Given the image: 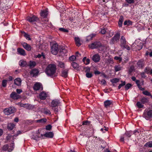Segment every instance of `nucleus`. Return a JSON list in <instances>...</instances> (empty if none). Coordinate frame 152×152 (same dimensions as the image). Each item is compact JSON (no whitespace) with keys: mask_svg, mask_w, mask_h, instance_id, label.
Listing matches in <instances>:
<instances>
[{"mask_svg":"<svg viewBox=\"0 0 152 152\" xmlns=\"http://www.w3.org/2000/svg\"><path fill=\"white\" fill-rule=\"evenodd\" d=\"M56 69V65L50 64L47 66L45 69V72L48 76L53 78L56 77L57 75Z\"/></svg>","mask_w":152,"mask_h":152,"instance_id":"1","label":"nucleus"},{"mask_svg":"<svg viewBox=\"0 0 152 152\" xmlns=\"http://www.w3.org/2000/svg\"><path fill=\"white\" fill-rule=\"evenodd\" d=\"M120 46L123 48H125L127 50H129L130 49V48L128 45H126V40L124 36L121 37L120 39Z\"/></svg>","mask_w":152,"mask_h":152,"instance_id":"2","label":"nucleus"},{"mask_svg":"<svg viewBox=\"0 0 152 152\" xmlns=\"http://www.w3.org/2000/svg\"><path fill=\"white\" fill-rule=\"evenodd\" d=\"M143 117L147 120H148L152 118V110H145L143 114Z\"/></svg>","mask_w":152,"mask_h":152,"instance_id":"3","label":"nucleus"},{"mask_svg":"<svg viewBox=\"0 0 152 152\" xmlns=\"http://www.w3.org/2000/svg\"><path fill=\"white\" fill-rule=\"evenodd\" d=\"M16 111V109L14 107H12L5 108L4 109L3 112L5 115H9L14 113Z\"/></svg>","mask_w":152,"mask_h":152,"instance_id":"4","label":"nucleus"},{"mask_svg":"<svg viewBox=\"0 0 152 152\" xmlns=\"http://www.w3.org/2000/svg\"><path fill=\"white\" fill-rule=\"evenodd\" d=\"M51 52L52 53L55 55L57 54L59 52V48H58V45L56 44H54L51 49Z\"/></svg>","mask_w":152,"mask_h":152,"instance_id":"5","label":"nucleus"},{"mask_svg":"<svg viewBox=\"0 0 152 152\" xmlns=\"http://www.w3.org/2000/svg\"><path fill=\"white\" fill-rule=\"evenodd\" d=\"M14 143H12L10 145H6L3 146V149L4 151H7L9 152H11L12 151L14 148Z\"/></svg>","mask_w":152,"mask_h":152,"instance_id":"6","label":"nucleus"},{"mask_svg":"<svg viewBox=\"0 0 152 152\" xmlns=\"http://www.w3.org/2000/svg\"><path fill=\"white\" fill-rule=\"evenodd\" d=\"M33 89L34 91H42L43 90L42 84L39 83H36L33 86Z\"/></svg>","mask_w":152,"mask_h":152,"instance_id":"7","label":"nucleus"},{"mask_svg":"<svg viewBox=\"0 0 152 152\" xmlns=\"http://www.w3.org/2000/svg\"><path fill=\"white\" fill-rule=\"evenodd\" d=\"M101 45V43L99 41H96L89 45L90 48L92 49L97 48Z\"/></svg>","mask_w":152,"mask_h":152,"instance_id":"8","label":"nucleus"},{"mask_svg":"<svg viewBox=\"0 0 152 152\" xmlns=\"http://www.w3.org/2000/svg\"><path fill=\"white\" fill-rule=\"evenodd\" d=\"M120 35L118 34H115L110 40V43L113 45L117 42L119 39Z\"/></svg>","mask_w":152,"mask_h":152,"instance_id":"9","label":"nucleus"},{"mask_svg":"<svg viewBox=\"0 0 152 152\" xmlns=\"http://www.w3.org/2000/svg\"><path fill=\"white\" fill-rule=\"evenodd\" d=\"M27 20L31 23H33L35 21H37L39 19L36 16L33 15L31 17H28L27 18Z\"/></svg>","mask_w":152,"mask_h":152,"instance_id":"10","label":"nucleus"},{"mask_svg":"<svg viewBox=\"0 0 152 152\" xmlns=\"http://www.w3.org/2000/svg\"><path fill=\"white\" fill-rule=\"evenodd\" d=\"M60 102L58 99H54L53 100L51 103V106L54 107H56L59 105Z\"/></svg>","mask_w":152,"mask_h":152,"instance_id":"11","label":"nucleus"},{"mask_svg":"<svg viewBox=\"0 0 152 152\" xmlns=\"http://www.w3.org/2000/svg\"><path fill=\"white\" fill-rule=\"evenodd\" d=\"M10 97L13 99H17L20 97V95L15 92H12L10 95Z\"/></svg>","mask_w":152,"mask_h":152,"instance_id":"12","label":"nucleus"},{"mask_svg":"<svg viewBox=\"0 0 152 152\" xmlns=\"http://www.w3.org/2000/svg\"><path fill=\"white\" fill-rule=\"evenodd\" d=\"M39 97L42 100L45 99L47 97V94L44 91H42L39 94Z\"/></svg>","mask_w":152,"mask_h":152,"instance_id":"13","label":"nucleus"},{"mask_svg":"<svg viewBox=\"0 0 152 152\" xmlns=\"http://www.w3.org/2000/svg\"><path fill=\"white\" fill-rule=\"evenodd\" d=\"M59 52L61 55H63L66 53L67 51V50L65 48L62 47L59 48Z\"/></svg>","mask_w":152,"mask_h":152,"instance_id":"14","label":"nucleus"},{"mask_svg":"<svg viewBox=\"0 0 152 152\" xmlns=\"http://www.w3.org/2000/svg\"><path fill=\"white\" fill-rule=\"evenodd\" d=\"M92 59L94 62H97L100 60V56L98 54H95L92 56Z\"/></svg>","mask_w":152,"mask_h":152,"instance_id":"15","label":"nucleus"},{"mask_svg":"<svg viewBox=\"0 0 152 152\" xmlns=\"http://www.w3.org/2000/svg\"><path fill=\"white\" fill-rule=\"evenodd\" d=\"M23 48L28 51H30L31 50V46L27 43L25 42H23L22 44Z\"/></svg>","mask_w":152,"mask_h":152,"instance_id":"16","label":"nucleus"},{"mask_svg":"<svg viewBox=\"0 0 152 152\" xmlns=\"http://www.w3.org/2000/svg\"><path fill=\"white\" fill-rule=\"evenodd\" d=\"M39 73V71L38 69H34L31 71L30 74L34 77L37 75Z\"/></svg>","mask_w":152,"mask_h":152,"instance_id":"17","label":"nucleus"},{"mask_svg":"<svg viewBox=\"0 0 152 152\" xmlns=\"http://www.w3.org/2000/svg\"><path fill=\"white\" fill-rule=\"evenodd\" d=\"M38 133H37L36 134L37 137H33L34 136V135L33 134L32 136V138L34 140H37V139H38V138H43V136H44V134H39V130L38 131Z\"/></svg>","mask_w":152,"mask_h":152,"instance_id":"18","label":"nucleus"},{"mask_svg":"<svg viewBox=\"0 0 152 152\" xmlns=\"http://www.w3.org/2000/svg\"><path fill=\"white\" fill-rule=\"evenodd\" d=\"M112 102L111 101L107 100L104 102V105L106 108H107L110 107L112 104Z\"/></svg>","mask_w":152,"mask_h":152,"instance_id":"19","label":"nucleus"},{"mask_svg":"<svg viewBox=\"0 0 152 152\" xmlns=\"http://www.w3.org/2000/svg\"><path fill=\"white\" fill-rule=\"evenodd\" d=\"M54 134L52 132H46L44 134V136L48 138H52L53 137Z\"/></svg>","mask_w":152,"mask_h":152,"instance_id":"20","label":"nucleus"},{"mask_svg":"<svg viewBox=\"0 0 152 152\" xmlns=\"http://www.w3.org/2000/svg\"><path fill=\"white\" fill-rule=\"evenodd\" d=\"M17 51L20 55L24 56L26 55L25 50L21 48H18L17 49Z\"/></svg>","mask_w":152,"mask_h":152,"instance_id":"21","label":"nucleus"},{"mask_svg":"<svg viewBox=\"0 0 152 152\" xmlns=\"http://www.w3.org/2000/svg\"><path fill=\"white\" fill-rule=\"evenodd\" d=\"M19 65L22 67L25 66L26 65L27 66V64L26 61L23 60H20L19 63Z\"/></svg>","mask_w":152,"mask_h":152,"instance_id":"22","label":"nucleus"},{"mask_svg":"<svg viewBox=\"0 0 152 152\" xmlns=\"http://www.w3.org/2000/svg\"><path fill=\"white\" fill-rule=\"evenodd\" d=\"M21 80L20 78H17L14 80V84L18 86H20L21 84Z\"/></svg>","mask_w":152,"mask_h":152,"instance_id":"23","label":"nucleus"},{"mask_svg":"<svg viewBox=\"0 0 152 152\" xmlns=\"http://www.w3.org/2000/svg\"><path fill=\"white\" fill-rule=\"evenodd\" d=\"M68 71L67 69H65L62 70L61 72V76L65 78L66 77L68 76Z\"/></svg>","mask_w":152,"mask_h":152,"instance_id":"24","label":"nucleus"},{"mask_svg":"<svg viewBox=\"0 0 152 152\" xmlns=\"http://www.w3.org/2000/svg\"><path fill=\"white\" fill-rule=\"evenodd\" d=\"M75 40L77 46L78 47L80 46L81 44L80 38L78 37H75Z\"/></svg>","mask_w":152,"mask_h":152,"instance_id":"25","label":"nucleus"},{"mask_svg":"<svg viewBox=\"0 0 152 152\" xmlns=\"http://www.w3.org/2000/svg\"><path fill=\"white\" fill-rule=\"evenodd\" d=\"M36 65V63L35 62L32 61H30L27 66L31 68L34 67Z\"/></svg>","mask_w":152,"mask_h":152,"instance_id":"26","label":"nucleus"},{"mask_svg":"<svg viewBox=\"0 0 152 152\" xmlns=\"http://www.w3.org/2000/svg\"><path fill=\"white\" fill-rule=\"evenodd\" d=\"M122 68L123 67L119 64L115 66H114V69L115 72L121 70Z\"/></svg>","mask_w":152,"mask_h":152,"instance_id":"27","label":"nucleus"},{"mask_svg":"<svg viewBox=\"0 0 152 152\" xmlns=\"http://www.w3.org/2000/svg\"><path fill=\"white\" fill-rule=\"evenodd\" d=\"M137 64L140 68H142L144 65L143 61L142 60H140L137 62Z\"/></svg>","mask_w":152,"mask_h":152,"instance_id":"28","label":"nucleus"},{"mask_svg":"<svg viewBox=\"0 0 152 152\" xmlns=\"http://www.w3.org/2000/svg\"><path fill=\"white\" fill-rule=\"evenodd\" d=\"M145 72L149 74H152V69L150 68H146L144 70Z\"/></svg>","mask_w":152,"mask_h":152,"instance_id":"29","label":"nucleus"},{"mask_svg":"<svg viewBox=\"0 0 152 152\" xmlns=\"http://www.w3.org/2000/svg\"><path fill=\"white\" fill-rule=\"evenodd\" d=\"M48 14V11L45 10L41 11L40 13L41 16L43 18L46 17Z\"/></svg>","mask_w":152,"mask_h":152,"instance_id":"30","label":"nucleus"},{"mask_svg":"<svg viewBox=\"0 0 152 152\" xmlns=\"http://www.w3.org/2000/svg\"><path fill=\"white\" fill-rule=\"evenodd\" d=\"M15 125L12 123H10L8 124V129L10 130H12L15 127Z\"/></svg>","mask_w":152,"mask_h":152,"instance_id":"31","label":"nucleus"},{"mask_svg":"<svg viewBox=\"0 0 152 152\" xmlns=\"http://www.w3.org/2000/svg\"><path fill=\"white\" fill-rule=\"evenodd\" d=\"M83 61L86 65H87L90 63V59L89 58H87L86 57H84L83 58Z\"/></svg>","mask_w":152,"mask_h":152,"instance_id":"32","label":"nucleus"},{"mask_svg":"<svg viewBox=\"0 0 152 152\" xmlns=\"http://www.w3.org/2000/svg\"><path fill=\"white\" fill-rule=\"evenodd\" d=\"M140 100L141 102H142V104H144L145 103L148 102V98L145 97L142 98Z\"/></svg>","mask_w":152,"mask_h":152,"instance_id":"33","label":"nucleus"},{"mask_svg":"<svg viewBox=\"0 0 152 152\" xmlns=\"http://www.w3.org/2000/svg\"><path fill=\"white\" fill-rule=\"evenodd\" d=\"M134 70V66H131L128 69V73L130 74Z\"/></svg>","mask_w":152,"mask_h":152,"instance_id":"34","label":"nucleus"},{"mask_svg":"<svg viewBox=\"0 0 152 152\" xmlns=\"http://www.w3.org/2000/svg\"><path fill=\"white\" fill-rule=\"evenodd\" d=\"M43 113L46 115H50L51 112L50 110L48 109L44 108L43 111Z\"/></svg>","mask_w":152,"mask_h":152,"instance_id":"35","label":"nucleus"},{"mask_svg":"<svg viewBox=\"0 0 152 152\" xmlns=\"http://www.w3.org/2000/svg\"><path fill=\"white\" fill-rule=\"evenodd\" d=\"M58 66L61 68H64V63L58 61Z\"/></svg>","mask_w":152,"mask_h":152,"instance_id":"36","label":"nucleus"},{"mask_svg":"<svg viewBox=\"0 0 152 152\" xmlns=\"http://www.w3.org/2000/svg\"><path fill=\"white\" fill-rule=\"evenodd\" d=\"M95 35H96V34H92L89 35V36H88L87 37V40L88 41L89 40H91L92 38L93 37H95Z\"/></svg>","mask_w":152,"mask_h":152,"instance_id":"37","label":"nucleus"},{"mask_svg":"<svg viewBox=\"0 0 152 152\" xmlns=\"http://www.w3.org/2000/svg\"><path fill=\"white\" fill-rule=\"evenodd\" d=\"M22 33L23 34L24 37L28 40H30L31 38L30 37L29 35L28 34H26L24 32H22Z\"/></svg>","mask_w":152,"mask_h":152,"instance_id":"38","label":"nucleus"},{"mask_svg":"<svg viewBox=\"0 0 152 152\" xmlns=\"http://www.w3.org/2000/svg\"><path fill=\"white\" fill-rule=\"evenodd\" d=\"M141 102H138L137 103V107L139 108H142L144 105L142 104Z\"/></svg>","mask_w":152,"mask_h":152,"instance_id":"39","label":"nucleus"},{"mask_svg":"<svg viewBox=\"0 0 152 152\" xmlns=\"http://www.w3.org/2000/svg\"><path fill=\"white\" fill-rule=\"evenodd\" d=\"M119 79L118 78H115L111 80L110 81L113 83H116L119 82Z\"/></svg>","mask_w":152,"mask_h":152,"instance_id":"40","label":"nucleus"},{"mask_svg":"<svg viewBox=\"0 0 152 152\" xmlns=\"http://www.w3.org/2000/svg\"><path fill=\"white\" fill-rule=\"evenodd\" d=\"M72 65L73 67L75 69H77L78 68V65L75 62H73L72 63Z\"/></svg>","mask_w":152,"mask_h":152,"instance_id":"41","label":"nucleus"},{"mask_svg":"<svg viewBox=\"0 0 152 152\" xmlns=\"http://www.w3.org/2000/svg\"><path fill=\"white\" fill-rule=\"evenodd\" d=\"M47 120L45 118H43L42 119L38 120L37 121V122L39 123H44L46 122Z\"/></svg>","mask_w":152,"mask_h":152,"instance_id":"42","label":"nucleus"},{"mask_svg":"<svg viewBox=\"0 0 152 152\" xmlns=\"http://www.w3.org/2000/svg\"><path fill=\"white\" fill-rule=\"evenodd\" d=\"M132 24V22L130 20H125L124 23V25L128 26Z\"/></svg>","mask_w":152,"mask_h":152,"instance_id":"43","label":"nucleus"},{"mask_svg":"<svg viewBox=\"0 0 152 152\" xmlns=\"http://www.w3.org/2000/svg\"><path fill=\"white\" fill-rule=\"evenodd\" d=\"M135 47L136 48V50H140V49H142V43H140V45H137V46H136Z\"/></svg>","mask_w":152,"mask_h":152,"instance_id":"44","label":"nucleus"},{"mask_svg":"<svg viewBox=\"0 0 152 152\" xmlns=\"http://www.w3.org/2000/svg\"><path fill=\"white\" fill-rule=\"evenodd\" d=\"M121 82L122 83L120 84L118 86V89H120L123 86H125L126 84V82L125 81H121Z\"/></svg>","mask_w":152,"mask_h":152,"instance_id":"45","label":"nucleus"},{"mask_svg":"<svg viewBox=\"0 0 152 152\" xmlns=\"http://www.w3.org/2000/svg\"><path fill=\"white\" fill-rule=\"evenodd\" d=\"M142 93L145 95L150 96H151V93L147 91H144L142 92Z\"/></svg>","mask_w":152,"mask_h":152,"instance_id":"46","label":"nucleus"},{"mask_svg":"<svg viewBox=\"0 0 152 152\" xmlns=\"http://www.w3.org/2000/svg\"><path fill=\"white\" fill-rule=\"evenodd\" d=\"M86 76L88 78H91L93 76V75L91 73L89 72L86 73Z\"/></svg>","mask_w":152,"mask_h":152,"instance_id":"47","label":"nucleus"},{"mask_svg":"<svg viewBox=\"0 0 152 152\" xmlns=\"http://www.w3.org/2000/svg\"><path fill=\"white\" fill-rule=\"evenodd\" d=\"M132 85L130 83H128L125 86V89L127 90L129 89L131 86Z\"/></svg>","mask_w":152,"mask_h":152,"instance_id":"48","label":"nucleus"},{"mask_svg":"<svg viewBox=\"0 0 152 152\" xmlns=\"http://www.w3.org/2000/svg\"><path fill=\"white\" fill-rule=\"evenodd\" d=\"M146 146L149 147L151 148L152 147V141H150L146 143L145 144Z\"/></svg>","mask_w":152,"mask_h":152,"instance_id":"49","label":"nucleus"},{"mask_svg":"<svg viewBox=\"0 0 152 152\" xmlns=\"http://www.w3.org/2000/svg\"><path fill=\"white\" fill-rule=\"evenodd\" d=\"M20 106L26 108L28 109L29 107V104H20Z\"/></svg>","mask_w":152,"mask_h":152,"instance_id":"50","label":"nucleus"},{"mask_svg":"<svg viewBox=\"0 0 152 152\" xmlns=\"http://www.w3.org/2000/svg\"><path fill=\"white\" fill-rule=\"evenodd\" d=\"M52 128V126L51 125L49 124L46 126L45 129L47 130L50 131Z\"/></svg>","mask_w":152,"mask_h":152,"instance_id":"51","label":"nucleus"},{"mask_svg":"<svg viewBox=\"0 0 152 152\" xmlns=\"http://www.w3.org/2000/svg\"><path fill=\"white\" fill-rule=\"evenodd\" d=\"M59 30L60 31L63 32H67L68 31L66 29L64 28H59Z\"/></svg>","mask_w":152,"mask_h":152,"instance_id":"52","label":"nucleus"},{"mask_svg":"<svg viewBox=\"0 0 152 152\" xmlns=\"http://www.w3.org/2000/svg\"><path fill=\"white\" fill-rule=\"evenodd\" d=\"M85 72L86 73H89L90 72V69L89 67H86L84 68Z\"/></svg>","mask_w":152,"mask_h":152,"instance_id":"53","label":"nucleus"},{"mask_svg":"<svg viewBox=\"0 0 152 152\" xmlns=\"http://www.w3.org/2000/svg\"><path fill=\"white\" fill-rule=\"evenodd\" d=\"M7 81L6 80H4L2 82V85L3 87H5L7 85Z\"/></svg>","mask_w":152,"mask_h":152,"instance_id":"54","label":"nucleus"},{"mask_svg":"<svg viewBox=\"0 0 152 152\" xmlns=\"http://www.w3.org/2000/svg\"><path fill=\"white\" fill-rule=\"evenodd\" d=\"M106 32V28H104L103 29H102L101 31H100V33L102 34H105Z\"/></svg>","mask_w":152,"mask_h":152,"instance_id":"55","label":"nucleus"},{"mask_svg":"<svg viewBox=\"0 0 152 152\" xmlns=\"http://www.w3.org/2000/svg\"><path fill=\"white\" fill-rule=\"evenodd\" d=\"M76 57L74 56H72L69 58V59L72 61H74L75 60Z\"/></svg>","mask_w":152,"mask_h":152,"instance_id":"56","label":"nucleus"},{"mask_svg":"<svg viewBox=\"0 0 152 152\" xmlns=\"http://www.w3.org/2000/svg\"><path fill=\"white\" fill-rule=\"evenodd\" d=\"M126 2L129 4H133L134 3V0H126Z\"/></svg>","mask_w":152,"mask_h":152,"instance_id":"57","label":"nucleus"},{"mask_svg":"<svg viewBox=\"0 0 152 152\" xmlns=\"http://www.w3.org/2000/svg\"><path fill=\"white\" fill-rule=\"evenodd\" d=\"M89 124V121H86L83 122L82 124L83 125H87V124Z\"/></svg>","mask_w":152,"mask_h":152,"instance_id":"58","label":"nucleus"},{"mask_svg":"<svg viewBox=\"0 0 152 152\" xmlns=\"http://www.w3.org/2000/svg\"><path fill=\"white\" fill-rule=\"evenodd\" d=\"M101 84L102 85H104L106 84V81L104 80H102L101 81Z\"/></svg>","mask_w":152,"mask_h":152,"instance_id":"59","label":"nucleus"},{"mask_svg":"<svg viewBox=\"0 0 152 152\" xmlns=\"http://www.w3.org/2000/svg\"><path fill=\"white\" fill-rule=\"evenodd\" d=\"M21 133V132L20 131H18L17 132V133L15 134V135H13V136L15 137L17 136Z\"/></svg>","mask_w":152,"mask_h":152,"instance_id":"60","label":"nucleus"},{"mask_svg":"<svg viewBox=\"0 0 152 152\" xmlns=\"http://www.w3.org/2000/svg\"><path fill=\"white\" fill-rule=\"evenodd\" d=\"M124 20V18L123 16H121L119 19V21L123 23V22Z\"/></svg>","mask_w":152,"mask_h":152,"instance_id":"61","label":"nucleus"},{"mask_svg":"<svg viewBox=\"0 0 152 152\" xmlns=\"http://www.w3.org/2000/svg\"><path fill=\"white\" fill-rule=\"evenodd\" d=\"M16 91L17 92V94H20V93L22 92V90L21 89H16Z\"/></svg>","mask_w":152,"mask_h":152,"instance_id":"62","label":"nucleus"},{"mask_svg":"<svg viewBox=\"0 0 152 152\" xmlns=\"http://www.w3.org/2000/svg\"><path fill=\"white\" fill-rule=\"evenodd\" d=\"M125 134L128 137H130L131 136V134H130V133L129 132H126Z\"/></svg>","mask_w":152,"mask_h":152,"instance_id":"63","label":"nucleus"},{"mask_svg":"<svg viewBox=\"0 0 152 152\" xmlns=\"http://www.w3.org/2000/svg\"><path fill=\"white\" fill-rule=\"evenodd\" d=\"M139 131L138 130H135L134 131V132H133V134L135 135H137V134H139Z\"/></svg>","mask_w":152,"mask_h":152,"instance_id":"64","label":"nucleus"}]
</instances>
